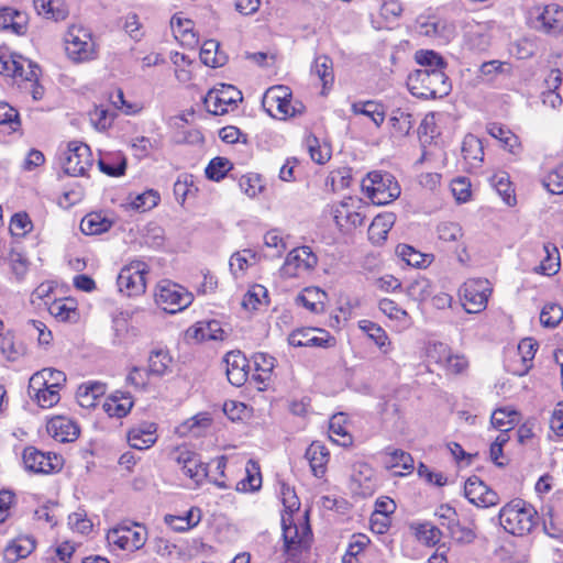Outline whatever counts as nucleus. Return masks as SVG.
<instances>
[{
	"label": "nucleus",
	"instance_id": "f257e3e1",
	"mask_svg": "<svg viewBox=\"0 0 563 563\" xmlns=\"http://www.w3.org/2000/svg\"><path fill=\"white\" fill-rule=\"evenodd\" d=\"M409 91L421 99H437L451 91L449 77L440 68H423L411 73L407 78Z\"/></svg>",
	"mask_w": 563,
	"mask_h": 563
},
{
	"label": "nucleus",
	"instance_id": "f03ea898",
	"mask_svg": "<svg viewBox=\"0 0 563 563\" xmlns=\"http://www.w3.org/2000/svg\"><path fill=\"white\" fill-rule=\"evenodd\" d=\"M499 522L508 533L525 536L537 526L538 512L532 505L516 498L500 509Z\"/></svg>",
	"mask_w": 563,
	"mask_h": 563
},
{
	"label": "nucleus",
	"instance_id": "7ed1b4c3",
	"mask_svg": "<svg viewBox=\"0 0 563 563\" xmlns=\"http://www.w3.org/2000/svg\"><path fill=\"white\" fill-rule=\"evenodd\" d=\"M65 51L74 63H87L98 56L97 45L90 31L82 25H71L65 36Z\"/></svg>",
	"mask_w": 563,
	"mask_h": 563
},
{
	"label": "nucleus",
	"instance_id": "20e7f679",
	"mask_svg": "<svg viewBox=\"0 0 563 563\" xmlns=\"http://www.w3.org/2000/svg\"><path fill=\"white\" fill-rule=\"evenodd\" d=\"M362 190L374 205H387L400 195V187L389 173L371 172L362 180Z\"/></svg>",
	"mask_w": 563,
	"mask_h": 563
},
{
	"label": "nucleus",
	"instance_id": "39448f33",
	"mask_svg": "<svg viewBox=\"0 0 563 563\" xmlns=\"http://www.w3.org/2000/svg\"><path fill=\"white\" fill-rule=\"evenodd\" d=\"M262 104L272 117L280 120L303 111L302 103L291 104V91L286 86L268 88L263 96Z\"/></svg>",
	"mask_w": 563,
	"mask_h": 563
},
{
	"label": "nucleus",
	"instance_id": "423d86ee",
	"mask_svg": "<svg viewBox=\"0 0 563 563\" xmlns=\"http://www.w3.org/2000/svg\"><path fill=\"white\" fill-rule=\"evenodd\" d=\"M192 300L191 292L169 280L161 282L155 294L156 303L168 313L183 311L191 305Z\"/></svg>",
	"mask_w": 563,
	"mask_h": 563
},
{
	"label": "nucleus",
	"instance_id": "0eeeda50",
	"mask_svg": "<svg viewBox=\"0 0 563 563\" xmlns=\"http://www.w3.org/2000/svg\"><path fill=\"white\" fill-rule=\"evenodd\" d=\"M146 539V530L139 523H133L132 526L119 525L107 533L109 545L130 552L141 549L145 544Z\"/></svg>",
	"mask_w": 563,
	"mask_h": 563
},
{
	"label": "nucleus",
	"instance_id": "6e6552de",
	"mask_svg": "<svg viewBox=\"0 0 563 563\" xmlns=\"http://www.w3.org/2000/svg\"><path fill=\"white\" fill-rule=\"evenodd\" d=\"M312 532L307 521L300 526L287 523L283 518L284 550L289 560H296L302 551L310 547Z\"/></svg>",
	"mask_w": 563,
	"mask_h": 563
},
{
	"label": "nucleus",
	"instance_id": "1a4fd4ad",
	"mask_svg": "<svg viewBox=\"0 0 563 563\" xmlns=\"http://www.w3.org/2000/svg\"><path fill=\"white\" fill-rule=\"evenodd\" d=\"M63 169L70 176H84L92 166V155L90 147L81 142L73 141L67 145L62 157Z\"/></svg>",
	"mask_w": 563,
	"mask_h": 563
},
{
	"label": "nucleus",
	"instance_id": "9d476101",
	"mask_svg": "<svg viewBox=\"0 0 563 563\" xmlns=\"http://www.w3.org/2000/svg\"><path fill=\"white\" fill-rule=\"evenodd\" d=\"M148 273L146 263L135 260L125 265L118 276V287L128 296H139L145 291V275Z\"/></svg>",
	"mask_w": 563,
	"mask_h": 563
},
{
	"label": "nucleus",
	"instance_id": "9b49d317",
	"mask_svg": "<svg viewBox=\"0 0 563 563\" xmlns=\"http://www.w3.org/2000/svg\"><path fill=\"white\" fill-rule=\"evenodd\" d=\"M463 307L467 313H478L486 308L492 288L487 279H468L461 287Z\"/></svg>",
	"mask_w": 563,
	"mask_h": 563
},
{
	"label": "nucleus",
	"instance_id": "f8f14e48",
	"mask_svg": "<svg viewBox=\"0 0 563 563\" xmlns=\"http://www.w3.org/2000/svg\"><path fill=\"white\" fill-rule=\"evenodd\" d=\"M318 263L317 256L309 246H301L291 250L282 267L285 277L294 278L311 271Z\"/></svg>",
	"mask_w": 563,
	"mask_h": 563
},
{
	"label": "nucleus",
	"instance_id": "ddd939ff",
	"mask_svg": "<svg viewBox=\"0 0 563 563\" xmlns=\"http://www.w3.org/2000/svg\"><path fill=\"white\" fill-rule=\"evenodd\" d=\"M242 100V93L231 85L222 84L219 89H211L203 98L208 112L214 115H222L228 112V106L235 104Z\"/></svg>",
	"mask_w": 563,
	"mask_h": 563
},
{
	"label": "nucleus",
	"instance_id": "4468645a",
	"mask_svg": "<svg viewBox=\"0 0 563 563\" xmlns=\"http://www.w3.org/2000/svg\"><path fill=\"white\" fill-rule=\"evenodd\" d=\"M288 343L295 347L313 346L330 347L335 344V339L327 330L320 328H299L288 336Z\"/></svg>",
	"mask_w": 563,
	"mask_h": 563
},
{
	"label": "nucleus",
	"instance_id": "2eb2a0df",
	"mask_svg": "<svg viewBox=\"0 0 563 563\" xmlns=\"http://www.w3.org/2000/svg\"><path fill=\"white\" fill-rule=\"evenodd\" d=\"M361 199L347 197L340 201L333 209V218L340 228H357L364 222L365 214Z\"/></svg>",
	"mask_w": 563,
	"mask_h": 563
},
{
	"label": "nucleus",
	"instance_id": "dca6fc26",
	"mask_svg": "<svg viewBox=\"0 0 563 563\" xmlns=\"http://www.w3.org/2000/svg\"><path fill=\"white\" fill-rule=\"evenodd\" d=\"M465 497L474 505L492 507L499 503L496 492L490 489L479 477L471 476L464 485Z\"/></svg>",
	"mask_w": 563,
	"mask_h": 563
},
{
	"label": "nucleus",
	"instance_id": "f3484780",
	"mask_svg": "<svg viewBox=\"0 0 563 563\" xmlns=\"http://www.w3.org/2000/svg\"><path fill=\"white\" fill-rule=\"evenodd\" d=\"M351 482L353 492L362 497L372 496L377 487L375 471L364 462H357L353 465Z\"/></svg>",
	"mask_w": 563,
	"mask_h": 563
},
{
	"label": "nucleus",
	"instance_id": "a211bd4d",
	"mask_svg": "<svg viewBox=\"0 0 563 563\" xmlns=\"http://www.w3.org/2000/svg\"><path fill=\"white\" fill-rule=\"evenodd\" d=\"M536 29L547 34H560L563 31V9L558 4L543 7L537 15Z\"/></svg>",
	"mask_w": 563,
	"mask_h": 563
},
{
	"label": "nucleus",
	"instance_id": "6ab92c4d",
	"mask_svg": "<svg viewBox=\"0 0 563 563\" xmlns=\"http://www.w3.org/2000/svg\"><path fill=\"white\" fill-rule=\"evenodd\" d=\"M224 362L227 364L228 380L236 387L245 384L247 380L249 361L241 351H231L225 354Z\"/></svg>",
	"mask_w": 563,
	"mask_h": 563
},
{
	"label": "nucleus",
	"instance_id": "aec40b11",
	"mask_svg": "<svg viewBox=\"0 0 563 563\" xmlns=\"http://www.w3.org/2000/svg\"><path fill=\"white\" fill-rule=\"evenodd\" d=\"M46 429L48 434L60 443L73 442L80 433V429L77 423L63 416L52 418L47 422Z\"/></svg>",
	"mask_w": 563,
	"mask_h": 563
},
{
	"label": "nucleus",
	"instance_id": "412c9836",
	"mask_svg": "<svg viewBox=\"0 0 563 563\" xmlns=\"http://www.w3.org/2000/svg\"><path fill=\"white\" fill-rule=\"evenodd\" d=\"M177 464L183 473L196 484H200L208 476L207 464L194 452L181 451L177 456Z\"/></svg>",
	"mask_w": 563,
	"mask_h": 563
},
{
	"label": "nucleus",
	"instance_id": "4be33fe9",
	"mask_svg": "<svg viewBox=\"0 0 563 563\" xmlns=\"http://www.w3.org/2000/svg\"><path fill=\"white\" fill-rule=\"evenodd\" d=\"M23 463L27 471L33 473H49L58 467V457L55 455L53 459L49 454H45L33 446H29L23 451Z\"/></svg>",
	"mask_w": 563,
	"mask_h": 563
},
{
	"label": "nucleus",
	"instance_id": "5701e85b",
	"mask_svg": "<svg viewBox=\"0 0 563 563\" xmlns=\"http://www.w3.org/2000/svg\"><path fill=\"white\" fill-rule=\"evenodd\" d=\"M306 459L314 476L322 477L327 471L330 453L324 444L313 441L306 451Z\"/></svg>",
	"mask_w": 563,
	"mask_h": 563
},
{
	"label": "nucleus",
	"instance_id": "b1692460",
	"mask_svg": "<svg viewBox=\"0 0 563 563\" xmlns=\"http://www.w3.org/2000/svg\"><path fill=\"white\" fill-rule=\"evenodd\" d=\"M155 433L156 424L153 422H145L133 428L128 434V440L133 449L146 450L156 442Z\"/></svg>",
	"mask_w": 563,
	"mask_h": 563
},
{
	"label": "nucleus",
	"instance_id": "393cba45",
	"mask_svg": "<svg viewBox=\"0 0 563 563\" xmlns=\"http://www.w3.org/2000/svg\"><path fill=\"white\" fill-rule=\"evenodd\" d=\"M147 374L162 377L173 372V357L166 349H155L148 355Z\"/></svg>",
	"mask_w": 563,
	"mask_h": 563
},
{
	"label": "nucleus",
	"instance_id": "a878e982",
	"mask_svg": "<svg viewBox=\"0 0 563 563\" xmlns=\"http://www.w3.org/2000/svg\"><path fill=\"white\" fill-rule=\"evenodd\" d=\"M435 354H443L444 367L452 374H460L467 367L466 358L461 355H452L449 346L444 343H435L428 350L429 358H435Z\"/></svg>",
	"mask_w": 563,
	"mask_h": 563
},
{
	"label": "nucleus",
	"instance_id": "bb28decb",
	"mask_svg": "<svg viewBox=\"0 0 563 563\" xmlns=\"http://www.w3.org/2000/svg\"><path fill=\"white\" fill-rule=\"evenodd\" d=\"M133 407L132 397L122 391H115L110 395L103 402V410L109 417L123 418Z\"/></svg>",
	"mask_w": 563,
	"mask_h": 563
},
{
	"label": "nucleus",
	"instance_id": "cd10ccee",
	"mask_svg": "<svg viewBox=\"0 0 563 563\" xmlns=\"http://www.w3.org/2000/svg\"><path fill=\"white\" fill-rule=\"evenodd\" d=\"M34 8L40 15L54 21H62L68 16V7L63 0H33Z\"/></svg>",
	"mask_w": 563,
	"mask_h": 563
},
{
	"label": "nucleus",
	"instance_id": "c85d7f7f",
	"mask_svg": "<svg viewBox=\"0 0 563 563\" xmlns=\"http://www.w3.org/2000/svg\"><path fill=\"white\" fill-rule=\"evenodd\" d=\"M325 299L324 291L317 287H308L297 296L296 302L313 313H320L324 310Z\"/></svg>",
	"mask_w": 563,
	"mask_h": 563
},
{
	"label": "nucleus",
	"instance_id": "c756f323",
	"mask_svg": "<svg viewBox=\"0 0 563 563\" xmlns=\"http://www.w3.org/2000/svg\"><path fill=\"white\" fill-rule=\"evenodd\" d=\"M35 549V540L30 536L15 538L4 550V556L9 562L26 558Z\"/></svg>",
	"mask_w": 563,
	"mask_h": 563
},
{
	"label": "nucleus",
	"instance_id": "7c9ffc66",
	"mask_svg": "<svg viewBox=\"0 0 563 563\" xmlns=\"http://www.w3.org/2000/svg\"><path fill=\"white\" fill-rule=\"evenodd\" d=\"M462 155L472 167H477L484 157V148L481 140L473 134H467L462 143Z\"/></svg>",
	"mask_w": 563,
	"mask_h": 563
},
{
	"label": "nucleus",
	"instance_id": "2f4dec72",
	"mask_svg": "<svg viewBox=\"0 0 563 563\" xmlns=\"http://www.w3.org/2000/svg\"><path fill=\"white\" fill-rule=\"evenodd\" d=\"M394 224V214H379L374 218L368 228V238L375 244H380L387 239V234Z\"/></svg>",
	"mask_w": 563,
	"mask_h": 563
},
{
	"label": "nucleus",
	"instance_id": "473e14b6",
	"mask_svg": "<svg viewBox=\"0 0 563 563\" xmlns=\"http://www.w3.org/2000/svg\"><path fill=\"white\" fill-rule=\"evenodd\" d=\"M0 27L23 34L26 30L25 14L13 8L0 9Z\"/></svg>",
	"mask_w": 563,
	"mask_h": 563
},
{
	"label": "nucleus",
	"instance_id": "72a5a7b5",
	"mask_svg": "<svg viewBox=\"0 0 563 563\" xmlns=\"http://www.w3.org/2000/svg\"><path fill=\"white\" fill-rule=\"evenodd\" d=\"M192 338L198 341L223 340L224 331L217 320L198 322L192 329Z\"/></svg>",
	"mask_w": 563,
	"mask_h": 563
},
{
	"label": "nucleus",
	"instance_id": "f704fd0d",
	"mask_svg": "<svg viewBox=\"0 0 563 563\" xmlns=\"http://www.w3.org/2000/svg\"><path fill=\"white\" fill-rule=\"evenodd\" d=\"M358 327L364 333L367 334L369 339L375 342V344L384 354L389 352L390 341L388 340V336L382 327L369 320H361L358 322Z\"/></svg>",
	"mask_w": 563,
	"mask_h": 563
},
{
	"label": "nucleus",
	"instance_id": "c9c22d12",
	"mask_svg": "<svg viewBox=\"0 0 563 563\" xmlns=\"http://www.w3.org/2000/svg\"><path fill=\"white\" fill-rule=\"evenodd\" d=\"M311 73L317 75L319 79L322 81L323 91L332 86L334 81L333 74V62L327 55H319L314 58L313 65L311 67Z\"/></svg>",
	"mask_w": 563,
	"mask_h": 563
},
{
	"label": "nucleus",
	"instance_id": "e433bc0d",
	"mask_svg": "<svg viewBox=\"0 0 563 563\" xmlns=\"http://www.w3.org/2000/svg\"><path fill=\"white\" fill-rule=\"evenodd\" d=\"M112 222L102 217L100 213H89L85 216L80 222V230L86 235H95L107 232Z\"/></svg>",
	"mask_w": 563,
	"mask_h": 563
},
{
	"label": "nucleus",
	"instance_id": "4c0bfd02",
	"mask_svg": "<svg viewBox=\"0 0 563 563\" xmlns=\"http://www.w3.org/2000/svg\"><path fill=\"white\" fill-rule=\"evenodd\" d=\"M0 352L10 362L18 361L25 353V346L15 340L12 332L8 331L0 338Z\"/></svg>",
	"mask_w": 563,
	"mask_h": 563
},
{
	"label": "nucleus",
	"instance_id": "58836bf2",
	"mask_svg": "<svg viewBox=\"0 0 563 563\" xmlns=\"http://www.w3.org/2000/svg\"><path fill=\"white\" fill-rule=\"evenodd\" d=\"M200 59L206 66L221 67L225 64L227 57L219 53V43L210 40L203 43L200 49Z\"/></svg>",
	"mask_w": 563,
	"mask_h": 563
},
{
	"label": "nucleus",
	"instance_id": "ea45409f",
	"mask_svg": "<svg viewBox=\"0 0 563 563\" xmlns=\"http://www.w3.org/2000/svg\"><path fill=\"white\" fill-rule=\"evenodd\" d=\"M344 415L338 413L330 419L329 432L330 439L342 446H349L352 444V435L346 431L343 426Z\"/></svg>",
	"mask_w": 563,
	"mask_h": 563
},
{
	"label": "nucleus",
	"instance_id": "a19ab883",
	"mask_svg": "<svg viewBox=\"0 0 563 563\" xmlns=\"http://www.w3.org/2000/svg\"><path fill=\"white\" fill-rule=\"evenodd\" d=\"M246 476L236 484L239 492H255L261 488L262 476L260 466L253 461H249L246 464Z\"/></svg>",
	"mask_w": 563,
	"mask_h": 563
},
{
	"label": "nucleus",
	"instance_id": "79ce46f5",
	"mask_svg": "<svg viewBox=\"0 0 563 563\" xmlns=\"http://www.w3.org/2000/svg\"><path fill=\"white\" fill-rule=\"evenodd\" d=\"M545 257L542 260L538 272L548 276L556 274L560 269V254L555 244L545 243L544 246Z\"/></svg>",
	"mask_w": 563,
	"mask_h": 563
},
{
	"label": "nucleus",
	"instance_id": "37998d69",
	"mask_svg": "<svg viewBox=\"0 0 563 563\" xmlns=\"http://www.w3.org/2000/svg\"><path fill=\"white\" fill-rule=\"evenodd\" d=\"M519 421V413L509 408L496 409L490 418L494 428L500 431H509Z\"/></svg>",
	"mask_w": 563,
	"mask_h": 563
},
{
	"label": "nucleus",
	"instance_id": "c03bdc74",
	"mask_svg": "<svg viewBox=\"0 0 563 563\" xmlns=\"http://www.w3.org/2000/svg\"><path fill=\"white\" fill-rule=\"evenodd\" d=\"M417 539L428 547H434L442 538V531L430 522L412 526Z\"/></svg>",
	"mask_w": 563,
	"mask_h": 563
},
{
	"label": "nucleus",
	"instance_id": "a18cd8bd",
	"mask_svg": "<svg viewBox=\"0 0 563 563\" xmlns=\"http://www.w3.org/2000/svg\"><path fill=\"white\" fill-rule=\"evenodd\" d=\"M492 185L496 189V191L501 196L503 200L508 206L516 205V196L511 183L509 180V176L507 173H498L495 174L492 179Z\"/></svg>",
	"mask_w": 563,
	"mask_h": 563
},
{
	"label": "nucleus",
	"instance_id": "49530a36",
	"mask_svg": "<svg viewBox=\"0 0 563 563\" xmlns=\"http://www.w3.org/2000/svg\"><path fill=\"white\" fill-rule=\"evenodd\" d=\"M352 111L355 114L368 117L377 126L385 120V112L382 106L374 101L353 103Z\"/></svg>",
	"mask_w": 563,
	"mask_h": 563
},
{
	"label": "nucleus",
	"instance_id": "de8ad7c7",
	"mask_svg": "<svg viewBox=\"0 0 563 563\" xmlns=\"http://www.w3.org/2000/svg\"><path fill=\"white\" fill-rule=\"evenodd\" d=\"M487 130L488 133L493 137L499 140L510 153H517L516 150L519 147V141L510 130L505 129L497 123H492Z\"/></svg>",
	"mask_w": 563,
	"mask_h": 563
},
{
	"label": "nucleus",
	"instance_id": "09e8293b",
	"mask_svg": "<svg viewBox=\"0 0 563 563\" xmlns=\"http://www.w3.org/2000/svg\"><path fill=\"white\" fill-rule=\"evenodd\" d=\"M389 121L393 129L400 135H408L415 124L412 114L404 109L394 110Z\"/></svg>",
	"mask_w": 563,
	"mask_h": 563
},
{
	"label": "nucleus",
	"instance_id": "8fccbe9b",
	"mask_svg": "<svg viewBox=\"0 0 563 563\" xmlns=\"http://www.w3.org/2000/svg\"><path fill=\"white\" fill-rule=\"evenodd\" d=\"M369 539L362 533L353 534L342 563H358L357 555L368 545Z\"/></svg>",
	"mask_w": 563,
	"mask_h": 563
},
{
	"label": "nucleus",
	"instance_id": "3c124183",
	"mask_svg": "<svg viewBox=\"0 0 563 563\" xmlns=\"http://www.w3.org/2000/svg\"><path fill=\"white\" fill-rule=\"evenodd\" d=\"M438 238L443 242H461L464 236L462 227L457 222L444 221L437 225Z\"/></svg>",
	"mask_w": 563,
	"mask_h": 563
},
{
	"label": "nucleus",
	"instance_id": "603ef678",
	"mask_svg": "<svg viewBox=\"0 0 563 563\" xmlns=\"http://www.w3.org/2000/svg\"><path fill=\"white\" fill-rule=\"evenodd\" d=\"M407 295L415 301H423L431 296V283L424 277L413 279L406 289Z\"/></svg>",
	"mask_w": 563,
	"mask_h": 563
},
{
	"label": "nucleus",
	"instance_id": "864d4df0",
	"mask_svg": "<svg viewBox=\"0 0 563 563\" xmlns=\"http://www.w3.org/2000/svg\"><path fill=\"white\" fill-rule=\"evenodd\" d=\"M233 167L232 163L225 157H214L210 161L206 168V176L211 180L219 181Z\"/></svg>",
	"mask_w": 563,
	"mask_h": 563
},
{
	"label": "nucleus",
	"instance_id": "5fc2aeb1",
	"mask_svg": "<svg viewBox=\"0 0 563 563\" xmlns=\"http://www.w3.org/2000/svg\"><path fill=\"white\" fill-rule=\"evenodd\" d=\"M159 201V195L155 190H146L137 195L130 203L131 208L141 212L153 209Z\"/></svg>",
	"mask_w": 563,
	"mask_h": 563
},
{
	"label": "nucleus",
	"instance_id": "6e6d98bb",
	"mask_svg": "<svg viewBox=\"0 0 563 563\" xmlns=\"http://www.w3.org/2000/svg\"><path fill=\"white\" fill-rule=\"evenodd\" d=\"M251 261L255 263V253H253L251 250L239 251L234 253L230 258V269L234 275H238V273H243L247 266L252 264Z\"/></svg>",
	"mask_w": 563,
	"mask_h": 563
},
{
	"label": "nucleus",
	"instance_id": "4d7b16f0",
	"mask_svg": "<svg viewBox=\"0 0 563 563\" xmlns=\"http://www.w3.org/2000/svg\"><path fill=\"white\" fill-rule=\"evenodd\" d=\"M563 320V309L556 303L545 305L540 313V322L548 328H555Z\"/></svg>",
	"mask_w": 563,
	"mask_h": 563
},
{
	"label": "nucleus",
	"instance_id": "13d9d810",
	"mask_svg": "<svg viewBox=\"0 0 563 563\" xmlns=\"http://www.w3.org/2000/svg\"><path fill=\"white\" fill-rule=\"evenodd\" d=\"M448 530H449L450 537L456 543H460V544H470L476 538L474 530L468 527L462 526L460 523L459 519L453 525H451L448 528Z\"/></svg>",
	"mask_w": 563,
	"mask_h": 563
},
{
	"label": "nucleus",
	"instance_id": "bf43d9fd",
	"mask_svg": "<svg viewBox=\"0 0 563 563\" xmlns=\"http://www.w3.org/2000/svg\"><path fill=\"white\" fill-rule=\"evenodd\" d=\"M416 60L418 64L428 69L440 68L441 70H443L446 65L443 57L433 51L417 52Z\"/></svg>",
	"mask_w": 563,
	"mask_h": 563
},
{
	"label": "nucleus",
	"instance_id": "052dcab7",
	"mask_svg": "<svg viewBox=\"0 0 563 563\" xmlns=\"http://www.w3.org/2000/svg\"><path fill=\"white\" fill-rule=\"evenodd\" d=\"M306 145L308 147L310 157L313 162L318 164H324L331 157L330 150L327 147H321L319 141L316 136L309 135L306 139Z\"/></svg>",
	"mask_w": 563,
	"mask_h": 563
},
{
	"label": "nucleus",
	"instance_id": "680f3d73",
	"mask_svg": "<svg viewBox=\"0 0 563 563\" xmlns=\"http://www.w3.org/2000/svg\"><path fill=\"white\" fill-rule=\"evenodd\" d=\"M441 23L435 18H418L416 21V31L420 35L437 37L441 33Z\"/></svg>",
	"mask_w": 563,
	"mask_h": 563
},
{
	"label": "nucleus",
	"instance_id": "e2e57ef3",
	"mask_svg": "<svg viewBox=\"0 0 563 563\" xmlns=\"http://www.w3.org/2000/svg\"><path fill=\"white\" fill-rule=\"evenodd\" d=\"M239 185L249 197H255L264 189L263 180L258 174L242 176Z\"/></svg>",
	"mask_w": 563,
	"mask_h": 563
},
{
	"label": "nucleus",
	"instance_id": "0e129e2a",
	"mask_svg": "<svg viewBox=\"0 0 563 563\" xmlns=\"http://www.w3.org/2000/svg\"><path fill=\"white\" fill-rule=\"evenodd\" d=\"M397 254L411 266H422L426 263V255L407 244L397 246Z\"/></svg>",
	"mask_w": 563,
	"mask_h": 563
},
{
	"label": "nucleus",
	"instance_id": "69168bd1",
	"mask_svg": "<svg viewBox=\"0 0 563 563\" xmlns=\"http://www.w3.org/2000/svg\"><path fill=\"white\" fill-rule=\"evenodd\" d=\"M33 228L32 221L26 213H15L10 223V231L14 236H24Z\"/></svg>",
	"mask_w": 563,
	"mask_h": 563
},
{
	"label": "nucleus",
	"instance_id": "338daca9",
	"mask_svg": "<svg viewBox=\"0 0 563 563\" xmlns=\"http://www.w3.org/2000/svg\"><path fill=\"white\" fill-rule=\"evenodd\" d=\"M538 349V343L531 338L522 339L518 344V352L521 355L522 362L526 364V373L532 366V360Z\"/></svg>",
	"mask_w": 563,
	"mask_h": 563
},
{
	"label": "nucleus",
	"instance_id": "774afa93",
	"mask_svg": "<svg viewBox=\"0 0 563 563\" xmlns=\"http://www.w3.org/2000/svg\"><path fill=\"white\" fill-rule=\"evenodd\" d=\"M544 186L551 194H563V164L559 165L547 175Z\"/></svg>",
	"mask_w": 563,
	"mask_h": 563
}]
</instances>
